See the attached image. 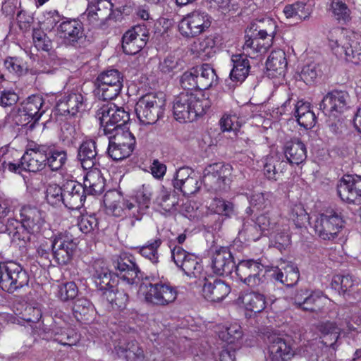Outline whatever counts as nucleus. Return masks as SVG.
Returning a JSON list of instances; mask_svg holds the SVG:
<instances>
[{"instance_id":"603ef678","label":"nucleus","mask_w":361,"mask_h":361,"mask_svg":"<svg viewBox=\"0 0 361 361\" xmlns=\"http://www.w3.org/2000/svg\"><path fill=\"white\" fill-rule=\"evenodd\" d=\"M330 10L339 23H346L350 20V11L343 0H331Z\"/></svg>"},{"instance_id":"a18cd8bd","label":"nucleus","mask_w":361,"mask_h":361,"mask_svg":"<svg viewBox=\"0 0 361 361\" xmlns=\"http://www.w3.org/2000/svg\"><path fill=\"white\" fill-rule=\"evenodd\" d=\"M199 90H207L216 84L215 71L208 64L196 67Z\"/></svg>"},{"instance_id":"b1692460","label":"nucleus","mask_w":361,"mask_h":361,"mask_svg":"<svg viewBox=\"0 0 361 361\" xmlns=\"http://www.w3.org/2000/svg\"><path fill=\"white\" fill-rule=\"evenodd\" d=\"M147 39L148 34L145 27L135 26L123 35L122 39L123 50L126 54H136L145 46Z\"/></svg>"},{"instance_id":"4468645a","label":"nucleus","mask_w":361,"mask_h":361,"mask_svg":"<svg viewBox=\"0 0 361 361\" xmlns=\"http://www.w3.org/2000/svg\"><path fill=\"white\" fill-rule=\"evenodd\" d=\"M216 332L219 338L224 343L219 354L220 361H235V352L241 346V327L237 324L229 327L218 326Z\"/></svg>"},{"instance_id":"4c0bfd02","label":"nucleus","mask_w":361,"mask_h":361,"mask_svg":"<svg viewBox=\"0 0 361 361\" xmlns=\"http://www.w3.org/2000/svg\"><path fill=\"white\" fill-rule=\"evenodd\" d=\"M238 302L246 311L254 313L262 312L266 307L265 296L257 292L242 294L238 298Z\"/></svg>"},{"instance_id":"338daca9","label":"nucleus","mask_w":361,"mask_h":361,"mask_svg":"<svg viewBox=\"0 0 361 361\" xmlns=\"http://www.w3.org/2000/svg\"><path fill=\"white\" fill-rule=\"evenodd\" d=\"M79 229L84 233H90L98 226V220L95 214L82 215L78 221Z\"/></svg>"},{"instance_id":"aec40b11","label":"nucleus","mask_w":361,"mask_h":361,"mask_svg":"<svg viewBox=\"0 0 361 361\" xmlns=\"http://www.w3.org/2000/svg\"><path fill=\"white\" fill-rule=\"evenodd\" d=\"M171 257L176 266L180 268L190 278L204 277L202 274V265L194 255L176 246L171 250Z\"/></svg>"},{"instance_id":"20e7f679","label":"nucleus","mask_w":361,"mask_h":361,"mask_svg":"<svg viewBox=\"0 0 361 361\" xmlns=\"http://www.w3.org/2000/svg\"><path fill=\"white\" fill-rule=\"evenodd\" d=\"M327 46L337 58L358 62L361 55V38L353 31L340 27L331 29L327 35Z\"/></svg>"},{"instance_id":"79ce46f5","label":"nucleus","mask_w":361,"mask_h":361,"mask_svg":"<svg viewBox=\"0 0 361 361\" xmlns=\"http://www.w3.org/2000/svg\"><path fill=\"white\" fill-rule=\"evenodd\" d=\"M216 41L212 35L200 38L191 44V51L203 59H207L214 56L215 53Z\"/></svg>"},{"instance_id":"052dcab7","label":"nucleus","mask_w":361,"mask_h":361,"mask_svg":"<svg viewBox=\"0 0 361 361\" xmlns=\"http://www.w3.org/2000/svg\"><path fill=\"white\" fill-rule=\"evenodd\" d=\"M46 199L47 202L53 206L63 204V188L56 184H51L47 187Z\"/></svg>"},{"instance_id":"49530a36","label":"nucleus","mask_w":361,"mask_h":361,"mask_svg":"<svg viewBox=\"0 0 361 361\" xmlns=\"http://www.w3.org/2000/svg\"><path fill=\"white\" fill-rule=\"evenodd\" d=\"M116 281L112 283V286H109L104 292V298L111 304L112 307H117L119 310L124 309L128 301V295L124 290L118 289L114 290V284Z\"/></svg>"},{"instance_id":"1a4fd4ad","label":"nucleus","mask_w":361,"mask_h":361,"mask_svg":"<svg viewBox=\"0 0 361 361\" xmlns=\"http://www.w3.org/2000/svg\"><path fill=\"white\" fill-rule=\"evenodd\" d=\"M139 294L148 303L165 306L176 300L178 292L169 283L160 281L142 283L139 288Z\"/></svg>"},{"instance_id":"473e14b6","label":"nucleus","mask_w":361,"mask_h":361,"mask_svg":"<svg viewBox=\"0 0 361 361\" xmlns=\"http://www.w3.org/2000/svg\"><path fill=\"white\" fill-rule=\"evenodd\" d=\"M287 64L286 54L283 50L272 51L266 62L268 75L272 78L284 75Z\"/></svg>"},{"instance_id":"58836bf2","label":"nucleus","mask_w":361,"mask_h":361,"mask_svg":"<svg viewBox=\"0 0 361 361\" xmlns=\"http://www.w3.org/2000/svg\"><path fill=\"white\" fill-rule=\"evenodd\" d=\"M295 116L298 124L306 129L312 128L316 123V116L310 102L298 101L295 106Z\"/></svg>"},{"instance_id":"7ed1b4c3","label":"nucleus","mask_w":361,"mask_h":361,"mask_svg":"<svg viewBox=\"0 0 361 361\" xmlns=\"http://www.w3.org/2000/svg\"><path fill=\"white\" fill-rule=\"evenodd\" d=\"M288 220L282 218L273 211H268L257 216L254 226H243V229L240 231V236L244 233L247 235V240H256L261 234L254 235V231H260L261 233L268 235L274 241L276 246L281 249L290 243L289 226Z\"/></svg>"},{"instance_id":"774afa93","label":"nucleus","mask_w":361,"mask_h":361,"mask_svg":"<svg viewBox=\"0 0 361 361\" xmlns=\"http://www.w3.org/2000/svg\"><path fill=\"white\" fill-rule=\"evenodd\" d=\"M90 310H92V305L90 300L85 298L77 299L73 306V312L75 319L80 321L82 318L80 316H85Z\"/></svg>"},{"instance_id":"f03ea898","label":"nucleus","mask_w":361,"mask_h":361,"mask_svg":"<svg viewBox=\"0 0 361 361\" xmlns=\"http://www.w3.org/2000/svg\"><path fill=\"white\" fill-rule=\"evenodd\" d=\"M152 197V186L143 184L134 191L133 196L128 197H123L116 190L108 191L104 195V204L109 215L140 220L149 207Z\"/></svg>"},{"instance_id":"ddd939ff","label":"nucleus","mask_w":361,"mask_h":361,"mask_svg":"<svg viewBox=\"0 0 361 361\" xmlns=\"http://www.w3.org/2000/svg\"><path fill=\"white\" fill-rule=\"evenodd\" d=\"M96 117L104 133L112 134L114 130L126 125L129 120V114L123 107L107 103L98 109Z\"/></svg>"},{"instance_id":"a19ab883","label":"nucleus","mask_w":361,"mask_h":361,"mask_svg":"<svg viewBox=\"0 0 361 361\" xmlns=\"http://www.w3.org/2000/svg\"><path fill=\"white\" fill-rule=\"evenodd\" d=\"M82 30L81 22L75 20L63 21L58 27L60 37L70 43L77 42L82 37Z\"/></svg>"},{"instance_id":"bf43d9fd","label":"nucleus","mask_w":361,"mask_h":361,"mask_svg":"<svg viewBox=\"0 0 361 361\" xmlns=\"http://www.w3.org/2000/svg\"><path fill=\"white\" fill-rule=\"evenodd\" d=\"M290 218L298 228H301L309 222V214L302 204L295 205L290 211Z\"/></svg>"},{"instance_id":"0e129e2a","label":"nucleus","mask_w":361,"mask_h":361,"mask_svg":"<svg viewBox=\"0 0 361 361\" xmlns=\"http://www.w3.org/2000/svg\"><path fill=\"white\" fill-rule=\"evenodd\" d=\"M331 286L334 289L345 293L353 287V281L352 277L349 275H336L334 276L332 279Z\"/></svg>"},{"instance_id":"37998d69","label":"nucleus","mask_w":361,"mask_h":361,"mask_svg":"<svg viewBox=\"0 0 361 361\" xmlns=\"http://www.w3.org/2000/svg\"><path fill=\"white\" fill-rule=\"evenodd\" d=\"M44 155L46 166L53 171L62 169L67 161V153L61 148L47 146Z\"/></svg>"},{"instance_id":"a878e982","label":"nucleus","mask_w":361,"mask_h":361,"mask_svg":"<svg viewBox=\"0 0 361 361\" xmlns=\"http://www.w3.org/2000/svg\"><path fill=\"white\" fill-rule=\"evenodd\" d=\"M276 281L287 286H292L297 283L300 278L298 267L291 262L281 260L275 267L267 270Z\"/></svg>"},{"instance_id":"423d86ee","label":"nucleus","mask_w":361,"mask_h":361,"mask_svg":"<svg viewBox=\"0 0 361 361\" xmlns=\"http://www.w3.org/2000/svg\"><path fill=\"white\" fill-rule=\"evenodd\" d=\"M45 212L35 206L24 205L20 209V223L23 233L18 231L13 233L14 238L20 240L24 243L31 241L38 238L46 229Z\"/></svg>"},{"instance_id":"e433bc0d","label":"nucleus","mask_w":361,"mask_h":361,"mask_svg":"<svg viewBox=\"0 0 361 361\" xmlns=\"http://www.w3.org/2000/svg\"><path fill=\"white\" fill-rule=\"evenodd\" d=\"M233 68L230 73V80L235 82H242L247 77L250 64L243 54H234L231 57Z\"/></svg>"},{"instance_id":"09e8293b","label":"nucleus","mask_w":361,"mask_h":361,"mask_svg":"<svg viewBox=\"0 0 361 361\" xmlns=\"http://www.w3.org/2000/svg\"><path fill=\"white\" fill-rule=\"evenodd\" d=\"M319 331L322 335L324 344L334 348L341 333V329L334 322H326L320 325Z\"/></svg>"},{"instance_id":"f8f14e48","label":"nucleus","mask_w":361,"mask_h":361,"mask_svg":"<svg viewBox=\"0 0 361 361\" xmlns=\"http://www.w3.org/2000/svg\"><path fill=\"white\" fill-rule=\"evenodd\" d=\"M212 18L206 12L195 10L185 16L178 23V31L185 38H194L210 27Z\"/></svg>"},{"instance_id":"4d7b16f0","label":"nucleus","mask_w":361,"mask_h":361,"mask_svg":"<svg viewBox=\"0 0 361 361\" xmlns=\"http://www.w3.org/2000/svg\"><path fill=\"white\" fill-rule=\"evenodd\" d=\"M243 120L235 114H225L220 120V126L224 132L236 133L239 130Z\"/></svg>"},{"instance_id":"2eb2a0df","label":"nucleus","mask_w":361,"mask_h":361,"mask_svg":"<svg viewBox=\"0 0 361 361\" xmlns=\"http://www.w3.org/2000/svg\"><path fill=\"white\" fill-rule=\"evenodd\" d=\"M97 94L103 100L116 98L123 87V75L117 70L102 73L97 79Z\"/></svg>"},{"instance_id":"c03bdc74","label":"nucleus","mask_w":361,"mask_h":361,"mask_svg":"<svg viewBox=\"0 0 361 361\" xmlns=\"http://www.w3.org/2000/svg\"><path fill=\"white\" fill-rule=\"evenodd\" d=\"M261 39L255 35L254 38L247 37L243 46V53L247 59H256L264 54L271 46H267V42L263 41L261 44Z\"/></svg>"},{"instance_id":"7c9ffc66","label":"nucleus","mask_w":361,"mask_h":361,"mask_svg":"<svg viewBox=\"0 0 361 361\" xmlns=\"http://www.w3.org/2000/svg\"><path fill=\"white\" fill-rule=\"evenodd\" d=\"M230 292V286L220 279H214L213 281L207 280L202 288L204 298L212 302L222 300Z\"/></svg>"},{"instance_id":"6ab92c4d","label":"nucleus","mask_w":361,"mask_h":361,"mask_svg":"<svg viewBox=\"0 0 361 361\" xmlns=\"http://www.w3.org/2000/svg\"><path fill=\"white\" fill-rule=\"evenodd\" d=\"M47 108L44 107V99L39 94L30 96L23 102L18 109L16 117L18 125L25 126L30 122L37 121L45 113Z\"/></svg>"},{"instance_id":"393cba45","label":"nucleus","mask_w":361,"mask_h":361,"mask_svg":"<svg viewBox=\"0 0 361 361\" xmlns=\"http://www.w3.org/2000/svg\"><path fill=\"white\" fill-rule=\"evenodd\" d=\"M112 8L113 4L109 0H94L89 4L83 18H86L94 26H102L111 17Z\"/></svg>"},{"instance_id":"412c9836","label":"nucleus","mask_w":361,"mask_h":361,"mask_svg":"<svg viewBox=\"0 0 361 361\" xmlns=\"http://www.w3.org/2000/svg\"><path fill=\"white\" fill-rule=\"evenodd\" d=\"M337 190L343 201L360 204L361 207V176L345 175L340 180Z\"/></svg>"},{"instance_id":"69168bd1","label":"nucleus","mask_w":361,"mask_h":361,"mask_svg":"<svg viewBox=\"0 0 361 361\" xmlns=\"http://www.w3.org/2000/svg\"><path fill=\"white\" fill-rule=\"evenodd\" d=\"M196 67L185 72L181 76L180 84L188 90L199 89Z\"/></svg>"},{"instance_id":"3c124183","label":"nucleus","mask_w":361,"mask_h":361,"mask_svg":"<svg viewBox=\"0 0 361 361\" xmlns=\"http://www.w3.org/2000/svg\"><path fill=\"white\" fill-rule=\"evenodd\" d=\"M161 244V240L159 238L152 239L139 248V252L153 264H157L159 262L158 248Z\"/></svg>"},{"instance_id":"e2e57ef3","label":"nucleus","mask_w":361,"mask_h":361,"mask_svg":"<svg viewBox=\"0 0 361 361\" xmlns=\"http://www.w3.org/2000/svg\"><path fill=\"white\" fill-rule=\"evenodd\" d=\"M78 293V289L74 282H68L59 286L58 296L62 300H68L75 298Z\"/></svg>"},{"instance_id":"cd10ccee","label":"nucleus","mask_w":361,"mask_h":361,"mask_svg":"<svg viewBox=\"0 0 361 361\" xmlns=\"http://www.w3.org/2000/svg\"><path fill=\"white\" fill-rule=\"evenodd\" d=\"M85 101L80 92H73L66 95L56 104V109L61 115L75 116L85 109Z\"/></svg>"},{"instance_id":"f257e3e1","label":"nucleus","mask_w":361,"mask_h":361,"mask_svg":"<svg viewBox=\"0 0 361 361\" xmlns=\"http://www.w3.org/2000/svg\"><path fill=\"white\" fill-rule=\"evenodd\" d=\"M231 169L230 165L215 163L204 169L202 180H200L191 169L182 167L177 170L173 185L176 190L186 196L196 193L202 183L209 190L221 192L227 188Z\"/></svg>"},{"instance_id":"13d9d810","label":"nucleus","mask_w":361,"mask_h":361,"mask_svg":"<svg viewBox=\"0 0 361 361\" xmlns=\"http://www.w3.org/2000/svg\"><path fill=\"white\" fill-rule=\"evenodd\" d=\"M279 159L276 155L269 154L262 159L264 176L271 180H276V164Z\"/></svg>"},{"instance_id":"4be33fe9","label":"nucleus","mask_w":361,"mask_h":361,"mask_svg":"<svg viewBox=\"0 0 361 361\" xmlns=\"http://www.w3.org/2000/svg\"><path fill=\"white\" fill-rule=\"evenodd\" d=\"M349 95L345 91H332L320 103V109L329 117L336 118L348 109Z\"/></svg>"},{"instance_id":"dca6fc26","label":"nucleus","mask_w":361,"mask_h":361,"mask_svg":"<svg viewBox=\"0 0 361 361\" xmlns=\"http://www.w3.org/2000/svg\"><path fill=\"white\" fill-rule=\"evenodd\" d=\"M71 317L63 313L56 315L54 327L51 336H44V339L53 338L62 345H75L80 339V336L71 326Z\"/></svg>"},{"instance_id":"5fc2aeb1","label":"nucleus","mask_w":361,"mask_h":361,"mask_svg":"<svg viewBox=\"0 0 361 361\" xmlns=\"http://www.w3.org/2000/svg\"><path fill=\"white\" fill-rule=\"evenodd\" d=\"M208 209L212 213L227 216H231L234 212V207L231 202L219 198H214L209 204Z\"/></svg>"},{"instance_id":"0eeeda50","label":"nucleus","mask_w":361,"mask_h":361,"mask_svg":"<svg viewBox=\"0 0 361 361\" xmlns=\"http://www.w3.org/2000/svg\"><path fill=\"white\" fill-rule=\"evenodd\" d=\"M345 221L341 212L328 210L317 216L313 228L323 240L336 242L345 235Z\"/></svg>"},{"instance_id":"f704fd0d","label":"nucleus","mask_w":361,"mask_h":361,"mask_svg":"<svg viewBox=\"0 0 361 361\" xmlns=\"http://www.w3.org/2000/svg\"><path fill=\"white\" fill-rule=\"evenodd\" d=\"M255 35L262 41L267 42V46H272L274 39L277 32V23L269 17H264L257 20Z\"/></svg>"},{"instance_id":"bb28decb","label":"nucleus","mask_w":361,"mask_h":361,"mask_svg":"<svg viewBox=\"0 0 361 361\" xmlns=\"http://www.w3.org/2000/svg\"><path fill=\"white\" fill-rule=\"evenodd\" d=\"M63 204L70 209H80L85 200V191L82 185L74 181H67L63 188Z\"/></svg>"},{"instance_id":"72a5a7b5","label":"nucleus","mask_w":361,"mask_h":361,"mask_svg":"<svg viewBox=\"0 0 361 361\" xmlns=\"http://www.w3.org/2000/svg\"><path fill=\"white\" fill-rule=\"evenodd\" d=\"M234 262L231 252L226 248L217 251L212 259V269L218 275H227L232 272Z\"/></svg>"},{"instance_id":"8fccbe9b","label":"nucleus","mask_w":361,"mask_h":361,"mask_svg":"<svg viewBox=\"0 0 361 361\" xmlns=\"http://www.w3.org/2000/svg\"><path fill=\"white\" fill-rule=\"evenodd\" d=\"M250 259L241 260L235 267V274L239 279L248 286L256 288L261 286L260 279H257L253 276H250L249 272Z\"/></svg>"},{"instance_id":"c85d7f7f","label":"nucleus","mask_w":361,"mask_h":361,"mask_svg":"<svg viewBox=\"0 0 361 361\" xmlns=\"http://www.w3.org/2000/svg\"><path fill=\"white\" fill-rule=\"evenodd\" d=\"M269 355L272 361H288L294 355V350L285 339L274 336L269 338Z\"/></svg>"},{"instance_id":"c9c22d12","label":"nucleus","mask_w":361,"mask_h":361,"mask_svg":"<svg viewBox=\"0 0 361 361\" xmlns=\"http://www.w3.org/2000/svg\"><path fill=\"white\" fill-rule=\"evenodd\" d=\"M89 170L84 177L82 186L85 191L92 195L101 194L104 189V178L97 168L94 166Z\"/></svg>"},{"instance_id":"c756f323","label":"nucleus","mask_w":361,"mask_h":361,"mask_svg":"<svg viewBox=\"0 0 361 361\" xmlns=\"http://www.w3.org/2000/svg\"><path fill=\"white\" fill-rule=\"evenodd\" d=\"M89 272L96 286L102 290L106 289L109 286H111L115 281L105 262L102 259L95 260L90 267Z\"/></svg>"},{"instance_id":"de8ad7c7","label":"nucleus","mask_w":361,"mask_h":361,"mask_svg":"<svg viewBox=\"0 0 361 361\" xmlns=\"http://www.w3.org/2000/svg\"><path fill=\"white\" fill-rule=\"evenodd\" d=\"M119 137L117 142L109 139L108 154L116 161H119L128 157L133 152L134 147H131V144L122 145L119 143Z\"/></svg>"},{"instance_id":"864d4df0","label":"nucleus","mask_w":361,"mask_h":361,"mask_svg":"<svg viewBox=\"0 0 361 361\" xmlns=\"http://www.w3.org/2000/svg\"><path fill=\"white\" fill-rule=\"evenodd\" d=\"M105 135L108 136L109 139H111L114 142H117V139L119 137L121 140L119 143L122 145L131 144L132 147H135V138L131 132L129 131L126 125L114 130L112 134Z\"/></svg>"},{"instance_id":"ea45409f","label":"nucleus","mask_w":361,"mask_h":361,"mask_svg":"<svg viewBox=\"0 0 361 361\" xmlns=\"http://www.w3.org/2000/svg\"><path fill=\"white\" fill-rule=\"evenodd\" d=\"M97 154L95 142L93 140H85L81 144L78 157L85 170H89L96 165Z\"/></svg>"},{"instance_id":"f3484780","label":"nucleus","mask_w":361,"mask_h":361,"mask_svg":"<svg viewBox=\"0 0 361 361\" xmlns=\"http://www.w3.org/2000/svg\"><path fill=\"white\" fill-rule=\"evenodd\" d=\"M116 275L118 278V286L121 289L125 286L131 288L139 277L140 269L133 256L122 253L115 262Z\"/></svg>"},{"instance_id":"5701e85b","label":"nucleus","mask_w":361,"mask_h":361,"mask_svg":"<svg viewBox=\"0 0 361 361\" xmlns=\"http://www.w3.org/2000/svg\"><path fill=\"white\" fill-rule=\"evenodd\" d=\"M25 151L21 157L20 163L9 165V172L20 173L23 171L37 172L46 167L44 152L42 149Z\"/></svg>"},{"instance_id":"9b49d317","label":"nucleus","mask_w":361,"mask_h":361,"mask_svg":"<svg viewBox=\"0 0 361 361\" xmlns=\"http://www.w3.org/2000/svg\"><path fill=\"white\" fill-rule=\"evenodd\" d=\"M29 276L22 267L14 262L0 263V286L10 293L27 286Z\"/></svg>"},{"instance_id":"9d476101","label":"nucleus","mask_w":361,"mask_h":361,"mask_svg":"<svg viewBox=\"0 0 361 361\" xmlns=\"http://www.w3.org/2000/svg\"><path fill=\"white\" fill-rule=\"evenodd\" d=\"M293 300L298 308L316 314H326L327 310L333 305L332 301L322 292L308 289L298 290Z\"/></svg>"},{"instance_id":"6e6552de","label":"nucleus","mask_w":361,"mask_h":361,"mask_svg":"<svg viewBox=\"0 0 361 361\" xmlns=\"http://www.w3.org/2000/svg\"><path fill=\"white\" fill-rule=\"evenodd\" d=\"M165 106L166 99L163 93L150 92L138 99L135 111L140 123L151 125L163 116Z\"/></svg>"},{"instance_id":"6e6d98bb","label":"nucleus","mask_w":361,"mask_h":361,"mask_svg":"<svg viewBox=\"0 0 361 361\" xmlns=\"http://www.w3.org/2000/svg\"><path fill=\"white\" fill-rule=\"evenodd\" d=\"M159 68L161 73L173 75L182 69V64L177 57L169 55L159 63Z\"/></svg>"},{"instance_id":"a211bd4d","label":"nucleus","mask_w":361,"mask_h":361,"mask_svg":"<svg viewBox=\"0 0 361 361\" xmlns=\"http://www.w3.org/2000/svg\"><path fill=\"white\" fill-rule=\"evenodd\" d=\"M54 258L61 265L68 263L78 245V239L68 231L58 232L53 235Z\"/></svg>"},{"instance_id":"680f3d73","label":"nucleus","mask_w":361,"mask_h":361,"mask_svg":"<svg viewBox=\"0 0 361 361\" xmlns=\"http://www.w3.org/2000/svg\"><path fill=\"white\" fill-rule=\"evenodd\" d=\"M33 44L37 50L48 51L51 48V42L41 29H35L32 35Z\"/></svg>"},{"instance_id":"39448f33","label":"nucleus","mask_w":361,"mask_h":361,"mask_svg":"<svg viewBox=\"0 0 361 361\" xmlns=\"http://www.w3.org/2000/svg\"><path fill=\"white\" fill-rule=\"evenodd\" d=\"M210 106V100L201 93L181 92L173 100V116L179 122H192L204 116Z\"/></svg>"},{"instance_id":"2f4dec72","label":"nucleus","mask_w":361,"mask_h":361,"mask_svg":"<svg viewBox=\"0 0 361 361\" xmlns=\"http://www.w3.org/2000/svg\"><path fill=\"white\" fill-rule=\"evenodd\" d=\"M284 154L291 164L298 165L305 161L307 149L305 144L298 138L287 141L283 147Z\"/></svg>"}]
</instances>
